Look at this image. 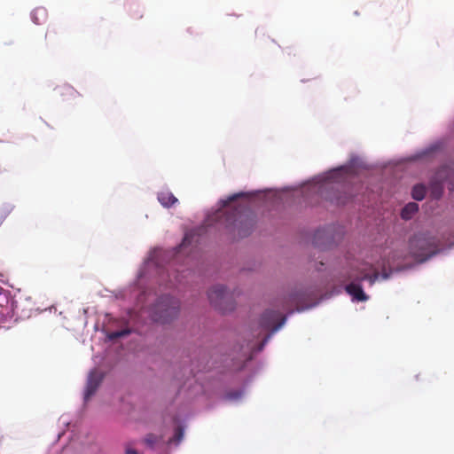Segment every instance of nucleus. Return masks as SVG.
<instances>
[{
  "label": "nucleus",
  "instance_id": "1",
  "mask_svg": "<svg viewBox=\"0 0 454 454\" xmlns=\"http://www.w3.org/2000/svg\"><path fill=\"white\" fill-rule=\"evenodd\" d=\"M246 192H238L229 196L225 200H220L222 208L235 203L234 207L225 212L219 210L216 213V218L220 219V223L234 235L237 233L239 238H244L249 235L254 228V223L249 215L247 205L238 202L239 199L247 197Z\"/></svg>",
  "mask_w": 454,
  "mask_h": 454
},
{
  "label": "nucleus",
  "instance_id": "4",
  "mask_svg": "<svg viewBox=\"0 0 454 454\" xmlns=\"http://www.w3.org/2000/svg\"><path fill=\"white\" fill-rule=\"evenodd\" d=\"M207 295L211 305L223 313L231 311L235 308L231 295L223 286H213Z\"/></svg>",
  "mask_w": 454,
  "mask_h": 454
},
{
  "label": "nucleus",
  "instance_id": "18",
  "mask_svg": "<svg viewBox=\"0 0 454 454\" xmlns=\"http://www.w3.org/2000/svg\"><path fill=\"white\" fill-rule=\"evenodd\" d=\"M349 170L348 168H340L334 171V174H343L347 173Z\"/></svg>",
  "mask_w": 454,
  "mask_h": 454
},
{
  "label": "nucleus",
  "instance_id": "21",
  "mask_svg": "<svg viewBox=\"0 0 454 454\" xmlns=\"http://www.w3.org/2000/svg\"><path fill=\"white\" fill-rule=\"evenodd\" d=\"M5 292L6 291L2 286H0V295L4 294Z\"/></svg>",
  "mask_w": 454,
  "mask_h": 454
},
{
  "label": "nucleus",
  "instance_id": "5",
  "mask_svg": "<svg viewBox=\"0 0 454 454\" xmlns=\"http://www.w3.org/2000/svg\"><path fill=\"white\" fill-rule=\"evenodd\" d=\"M285 321L286 317H283L282 313L278 310L267 309L264 311L260 318V326L263 331L272 329V332L263 338L260 349L268 342L271 334L277 332L285 324Z\"/></svg>",
  "mask_w": 454,
  "mask_h": 454
},
{
  "label": "nucleus",
  "instance_id": "8",
  "mask_svg": "<svg viewBox=\"0 0 454 454\" xmlns=\"http://www.w3.org/2000/svg\"><path fill=\"white\" fill-rule=\"evenodd\" d=\"M158 200L165 207H169L177 202V199L168 191L159 192Z\"/></svg>",
  "mask_w": 454,
  "mask_h": 454
},
{
  "label": "nucleus",
  "instance_id": "16",
  "mask_svg": "<svg viewBox=\"0 0 454 454\" xmlns=\"http://www.w3.org/2000/svg\"><path fill=\"white\" fill-rule=\"evenodd\" d=\"M130 333L129 330H121V331H115L109 333L108 338L110 340H115L123 336L128 335Z\"/></svg>",
  "mask_w": 454,
  "mask_h": 454
},
{
  "label": "nucleus",
  "instance_id": "6",
  "mask_svg": "<svg viewBox=\"0 0 454 454\" xmlns=\"http://www.w3.org/2000/svg\"><path fill=\"white\" fill-rule=\"evenodd\" d=\"M103 380V374L98 370L90 372L86 385V390L84 394L85 401H88L91 395L95 394Z\"/></svg>",
  "mask_w": 454,
  "mask_h": 454
},
{
  "label": "nucleus",
  "instance_id": "22",
  "mask_svg": "<svg viewBox=\"0 0 454 454\" xmlns=\"http://www.w3.org/2000/svg\"><path fill=\"white\" fill-rule=\"evenodd\" d=\"M387 277H388V275H387V274H383V275H382V278H383V279H387Z\"/></svg>",
  "mask_w": 454,
  "mask_h": 454
},
{
  "label": "nucleus",
  "instance_id": "20",
  "mask_svg": "<svg viewBox=\"0 0 454 454\" xmlns=\"http://www.w3.org/2000/svg\"><path fill=\"white\" fill-rule=\"evenodd\" d=\"M126 454H137V452L134 450L128 449Z\"/></svg>",
  "mask_w": 454,
  "mask_h": 454
},
{
  "label": "nucleus",
  "instance_id": "14",
  "mask_svg": "<svg viewBox=\"0 0 454 454\" xmlns=\"http://www.w3.org/2000/svg\"><path fill=\"white\" fill-rule=\"evenodd\" d=\"M160 441V439L153 434H149L145 436V443L149 447V448H154L155 445L157 444V442Z\"/></svg>",
  "mask_w": 454,
  "mask_h": 454
},
{
  "label": "nucleus",
  "instance_id": "10",
  "mask_svg": "<svg viewBox=\"0 0 454 454\" xmlns=\"http://www.w3.org/2000/svg\"><path fill=\"white\" fill-rule=\"evenodd\" d=\"M379 277L380 274L377 271L370 275L369 273L361 270L359 273L352 275L350 278H353L355 280H357L359 282L364 280H369L370 284L372 285L379 278Z\"/></svg>",
  "mask_w": 454,
  "mask_h": 454
},
{
  "label": "nucleus",
  "instance_id": "2",
  "mask_svg": "<svg viewBox=\"0 0 454 454\" xmlns=\"http://www.w3.org/2000/svg\"><path fill=\"white\" fill-rule=\"evenodd\" d=\"M409 248L412 257L420 262H426L437 253L435 239L424 233L414 235L409 241Z\"/></svg>",
  "mask_w": 454,
  "mask_h": 454
},
{
  "label": "nucleus",
  "instance_id": "13",
  "mask_svg": "<svg viewBox=\"0 0 454 454\" xmlns=\"http://www.w3.org/2000/svg\"><path fill=\"white\" fill-rule=\"evenodd\" d=\"M442 184L439 182H434L431 184V193L434 199H439L442 194Z\"/></svg>",
  "mask_w": 454,
  "mask_h": 454
},
{
  "label": "nucleus",
  "instance_id": "15",
  "mask_svg": "<svg viewBox=\"0 0 454 454\" xmlns=\"http://www.w3.org/2000/svg\"><path fill=\"white\" fill-rule=\"evenodd\" d=\"M184 437V429L181 427H177L175 431L174 436L169 439V442L179 443Z\"/></svg>",
  "mask_w": 454,
  "mask_h": 454
},
{
  "label": "nucleus",
  "instance_id": "3",
  "mask_svg": "<svg viewBox=\"0 0 454 454\" xmlns=\"http://www.w3.org/2000/svg\"><path fill=\"white\" fill-rule=\"evenodd\" d=\"M180 302L174 297L164 295L152 308V318L161 324L169 323L179 312Z\"/></svg>",
  "mask_w": 454,
  "mask_h": 454
},
{
  "label": "nucleus",
  "instance_id": "9",
  "mask_svg": "<svg viewBox=\"0 0 454 454\" xmlns=\"http://www.w3.org/2000/svg\"><path fill=\"white\" fill-rule=\"evenodd\" d=\"M419 205L415 202H410L404 206L401 211V217L403 220H410L418 212Z\"/></svg>",
  "mask_w": 454,
  "mask_h": 454
},
{
  "label": "nucleus",
  "instance_id": "7",
  "mask_svg": "<svg viewBox=\"0 0 454 454\" xmlns=\"http://www.w3.org/2000/svg\"><path fill=\"white\" fill-rule=\"evenodd\" d=\"M345 290L352 296L353 300L357 301H365L368 300V296L364 294L359 284L352 282L346 286Z\"/></svg>",
  "mask_w": 454,
  "mask_h": 454
},
{
  "label": "nucleus",
  "instance_id": "12",
  "mask_svg": "<svg viewBox=\"0 0 454 454\" xmlns=\"http://www.w3.org/2000/svg\"><path fill=\"white\" fill-rule=\"evenodd\" d=\"M412 198L416 200H422L426 196V188L423 184H417L411 192Z\"/></svg>",
  "mask_w": 454,
  "mask_h": 454
},
{
  "label": "nucleus",
  "instance_id": "19",
  "mask_svg": "<svg viewBox=\"0 0 454 454\" xmlns=\"http://www.w3.org/2000/svg\"><path fill=\"white\" fill-rule=\"evenodd\" d=\"M5 315L3 311H0V324L4 323L5 321Z\"/></svg>",
  "mask_w": 454,
  "mask_h": 454
},
{
  "label": "nucleus",
  "instance_id": "11",
  "mask_svg": "<svg viewBox=\"0 0 454 454\" xmlns=\"http://www.w3.org/2000/svg\"><path fill=\"white\" fill-rule=\"evenodd\" d=\"M47 17V12L44 8H36L31 12V19L36 25L43 23Z\"/></svg>",
  "mask_w": 454,
  "mask_h": 454
},
{
  "label": "nucleus",
  "instance_id": "17",
  "mask_svg": "<svg viewBox=\"0 0 454 454\" xmlns=\"http://www.w3.org/2000/svg\"><path fill=\"white\" fill-rule=\"evenodd\" d=\"M190 234H185L184 239H183V242L181 244V247H185L188 243H190Z\"/></svg>",
  "mask_w": 454,
  "mask_h": 454
}]
</instances>
